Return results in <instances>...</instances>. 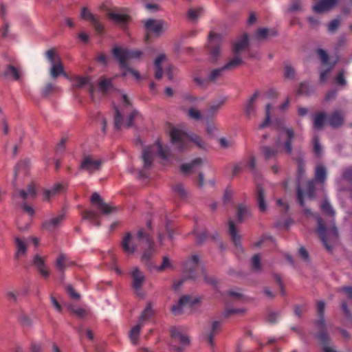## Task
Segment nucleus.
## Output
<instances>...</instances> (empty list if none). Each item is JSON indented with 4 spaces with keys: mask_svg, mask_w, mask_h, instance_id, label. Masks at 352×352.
<instances>
[{
    "mask_svg": "<svg viewBox=\"0 0 352 352\" xmlns=\"http://www.w3.org/2000/svg\"><path fill=\"white\" fill-rule=\"evenodd\" d=\"M294 137V131L291 128L284 127L281 129L277 140L275 142V147L264 146L261 147V152L265 161L276 160L281 151L278 149L281 146L285 148L287 154L292 152V141Z\"/></svg>",
    "mask_w": 352,
    "mask_h": 352,
    "instance_id": "1",
    "label": "nucleus"
},
{
    "mask_svg": "<svg viewBox=\"0 0 352 352\" xmlns=\"http://www.w3.org/2000/svg\"><path fill=\"white\" fill-rule=\"evenodd\" d=\"M313 216L317 220L318 227L316 230V233L324 247L328 250H330L331 249L330 243L336 241L338 239V229L334 223L327 226L323 219L318 214H314Z\"/></svg>",
    "mask_w": 352,
    "mask_h": 352,
    "instance_id": "2",
    "label": "nucleus"
},
{
    "mask_svg": "<svg viewBox=\"0 0 352 352\" xmlns=\"http://www.w3.org/2000/svg\"><path fill=\"white\" fill-rule=\"evenodd\" d=\"M171 142L179 151H182L188 147L190 141L195 142L199 148L204 147V142L201 138L197 135L188 136L182 131L173 128L170 131Z\"/></svg>",
    "mask_w": 352,
    "mask_h": 352,
    "instance_id": "3",
    "label": "nucleus"
},
{
    "mask_svg": "<svg viewBox=\"0 0 352 352\" xmlns=\"http://www.w3.org/2000/svg\"><path fill=\"white\" fill-rule=\"evenodd\" d=\"M199 258L197 255H192L184 263V271L188 278L196 280L198 272L200 271L204 277V281L210 285H215L216 280L214 278L208 277L204 269L199 265Z\"/></svg>",
    "mask_w": 352,
    "mask_h": 352,
    "instance_id": "4",
    "label": "nucleus"
},
{
    "mask_svg": "<svg viewBox=\"0 0 352 352\" xmlns=\"http://www.w3.org/2000/svg\"><path fill=\"white\" fill-rule=\"evenodd\" d=\"M155 153H157L162 158L166 159L169 155V148L163 147L158 140L153 145L145 146L143 148L142 155L145 168H148L151 166Z\"/></svg>",
    "mask_w": 352,
    "mask_h": 352,
    "instance_id": "5",
    "label": "nucleus"
},
{
    "mask_svg": "<svg viewBox=\"0 0 352 352\" xmlns=\"http://www.w3.org/2000/svg\"><path fill=\"white\" fill-rule=\"evenodd\" d=\"M142 54V52L138 50H131L122 49L120 47H116L113 49V54L118 60L120 67H127L129 66L127 63L129 60L139 58Z\"/></svg>",
    "mask_w": 352,
    "mask_h": 352,
    "instance_id": "6",
    "label": "nucleus"
},
{
    "mask_svg": "<svg viewBox=\"0 0 352 352\" xmlns=\"http://www.w3.org/2000/svg\"><path fill=\"white\" fill-rule=\"evenodd\" d=\"M45 57L52 65L50 68V76L53 78H56L60 75L67 77V74L65 72L63 63L54 49H50L45 52Z\"/></svg>",
    "mask_w": 352,
    "mask_h": 352,
    "instance_id": "7",
    "label": "nucleus"
},
{
    "mask_svg": "<svg viewBox=\"0 0 352 352\" xmlns=\"http://www.w3.org/2000/svg\"><path fill=\"white\" fill-rule=\"evenodd\" d=\"M317 311L319 319L316 321V325L320 330V333L317 334L316 338L320 340L321 344L325 345L328 343L329 336L326 331L325 322L324 318V302L318 301L317 303Z\"/></svg>",
    "mask_w": 352,
    "mask_h": 352,
    "instance_id": "8",
    "label": "nucleus"
},
{
    "mask_svg": "<svg viewBox=\"0 0 352 352\" xmlns=\"http://www.w3.org/2000/svg\"><path fill=\"white\" fill-rule=\"evenodd\" d=\"M138 237L145 243V250L142 254V260L145 264L151 267L150 260L155 252L154 243L152 238L147 234L144 233L142 230L138 232Z\"/></svg>",
    "mask_w": 352,
    "mask_h": 352,
    "instance_id": "9",
    "label": "nucleus"
},
{
    "mask_svg": "<svg viewBox=\"0 0 352 352\" xmlns=\"http://www.w3.org/2000/svg\"><path fill=\"white\" fill-rule=\"evenodd\" d=\"M138 240L142 241L138 237V234L134 236L131 232H126L120 241V247L122 251L127 255L133 254L138 249Z\"/></svg>",
    "mask_w": 352,
    "mask_h": 352,
    "instance_id": "10",
    "label": "nucleus"
},
{
    "mask_svg": "<svg viewBox=\"0 0 352 352\" xmlns=\"http://www.w3.org/2000/svg\"><path fill=\"white\" fill-rule=\"evenodd\" d=\"M132 278V287L135 294L138 296H142V287L145 281V276L138 267H133L131 272Z\"/></svg>",
    "mask_w": 352,
    "mask_h": 352,
    "instance_id": "11",
    "label": "nucleus"
},
{
    "mask_svg": "<svg viewBox=\"0 0 352 352\" xmlns=\"http://www.w3.org/2000/svg\"><path fill=\"white\" fill-rule=\"evenodd\" d=\"M173 342H179L182 346H174L177 352H182L183 349L190 344V339L184 335L178 327H173L170 330Z\"/></svg>",
    "mask_w": 352,
    "mask_h": 352,
    "instance_id": "12",
    "label": "nucleus"
},
{
    "mask_svg": "<svg viewBox=\"0 0 352 352\" xmlns=\"http://www.w3.org/2000/svg\"><path fill=\"white\" fill-rule=\"evenodd\" d=\"M221 43V36L218 34L210 33L209 34V41L208 48L210 56L217 59L219 55V49Z\"/></svg>",
    "mask_w": 352,
    "mask_h": 352,
    "instance_id": "13",
    "label": "nucleus"
},
{
    "mask_svg": "<svg viewBox=\"0 0 352 352\" xmlns=\"http://www.w3.org/2000/svg\"><path fill=\"white\" fill-rule=\"evenodd\" d=\"M102 163L100 160H95L89 155L85 156L80 164V168L93 173L100 170Z\"/></svg>",
    "mask_w": 352,
    "mask_h": 352,
    "instance_id": "14",
    "label": "nucleus"
},
{
    "mask_svg": "<svg viewBox=\"0 0 352 352\" xmlns=\"http://www.w3.org/2000/svg\"><path fill=\"white\" fill-rule=\"evenodd\" d=\"M80 17L89 21L98 34H102L104 31L103 25L99 22L95 15H94L87 8H83L82 9Z\"/></svg>",
    "mask_w": 352,
    "mask_h": 352,
    "instance_id": "15",
    "label": "nucleus"
},
{
    "mask_svg": "<svg viewBox=\"0 0 352 352\" xmlns=\"http://www.w3.org/2000/svg\"><path fill=\"white\" fill-rule=\"evenodd\" d=\"M165 23L162 20L147 19L144 22V28L147 32V34L154 33L157 36L163 31Z\"/></svg>",
    "mask_w": 352,
    "mask_h": 352,
    "instance_id": "16",
    "label": "nucleus"
},
{
    "mask_svg": "<svg viewBox=\"0 0 352 352\" xmlns=\"http://www.w3.org/2000/svg\"><path fill=\"white\" fill-rule=\"evenodd\" d=\"M197 302V299H193L190 296H184L179 300V302L177 305H175L172 307L171 311L175 315L180 314L183 307L187 305L192 306Z\"/></svg>",
    "mask_w": 352,
    "mask_h": 352,
    "instance_id": "17",
    "label": "nucleus"
},
{
    "mask_svg": "<svg viewBox=\"0 0 352 352\" xmlns=\"http://www.w3.org/2000/svg\"><path fill=\"white\" fill-rule=\"evenodd\" d=\"M90 201L91 204H96L97 208L104 214H107L113 211V208L104 203L100 195L97 192H94L91 195Z\"/></svg>",
    "mask_w": 352,
    "mask_h": 352,
    "instance_id": "18",
    "label": "nucleus"
},
{
    "mask_svg": "<svg viewBox=\"0 0 352 352\" xmlns=\"http://www.w3.org/2000/svg\"><path fill=\"white\" fill-rule=\"evenodd\" d=\"M227 100L226 98H222L210 103L207 110L206 118L208 120L214 118L224 105Z\"/></svg>",
    "mask_w": 352,
    "mask_h": 352,
    "instance_id": "19",
    "label": "nucleus"
},
{
    "mask_svg": "<svg viewBox=\"0 0 352 352\" xmlns=\"http://www.w3.org/2000/svg\"><path fill=\"white\" fill-rule=\"evenodd\" d=\"M338 0H320L314 6L313 10L315 12L321 13L332 8Z\"/></svg>",
    "mask_w": 352,
    "mask_h": 352,
    "instance_id": "20",
    "label": "nucleus"
},
{
    "mask_svg": "<svg viewBox=\"0 0 352 352\" xmlns=\"http://www.w3.org/2000/svg\"><path fill=\"white\" fill-rule=\"evenodd\" d=\"M0 76L7 79H12L16 81L19 80L21 78V73L19 69L12 65H8L5 69V71L0 74Z\"/></svg>",
    "mask_w": 352,
    "mask_h": 352,
    "instance_id": "21",
    "label": "nucleus"
},
{
    "mask_svg": "<svg viewBox=\"0 0 352 352\" xmlns=\"http://www.w3.org/2000/svg\"><path fill=\"white\" fill-rule=\"evenodd\" d=\"M16 252L14 254V258L19 259L21 257L24 256L27 252V243L25 239L19 237L14 238Z\"/></svg>",
    "mask_w": 352,
    "mask_h": 352,
    "instance_id": "22",
    "label": "nucleus"
},
{
    "mask_svg": "<svg viewBox=\"0 0 352 352\" xmlns=\"http://www.w3.org/2000/svg\"><path fill=\"white\" fill-rule=\"evenodd\" d=\"M258 95H259L258 91L254 92V94L251 96V98L245 104L244 111H245V115L248 118L254 116L256 114V108L254 106V103H255L256 100L258 97Z\"/></svg>",
    "mask_w": 352,
    "mask_h": 352,
    "instance_id": "23",
    "label": "nucleus"
},
{
    "mask_svg": "<svg viewBox=\"0 0 352 352\" xmlns=\"http://www.w3.org/2000/svg\"><path fill=\"white\" fill-rule=\"evenodd\" d=\"M33 264L36 267L39 273L45 278H47L50 272L45 266L44 258L39 255H35L33 260Z\"/></svg>",
    "mask_w": 352,
    "mask_h": 352,
    "instance_id": "24",
    "label": "nucleus"
},
{
    "mask_svg": "<svg viewBox=\"0 0 352 352\" xmlns=\"http://www.w3.org/2000/svg\"><path fill=\"white\" fill-rule=\"evenodd\" d=\"M82 217L84 220H88L93 226L99 227L100 226V216L93 210H86L82 213Z\"/></svg>",
    "mask_w": 352,
    "mask_h": 352,
    "instance_id": "25",
    "label": "nucleus"
},
{
    "mask_svg": "<svg viewBox=\"0 0 352 352\" xmlns=\"http://www.w3.org/2000/svg\"><path fill=\"white\" fill-rule=\"evenodd\" d=\"M87 84H89V92L91 95H93L95 91V87L93 83H89L87 77L76 76L74 79L73 87L75 89H79Z\"/></svg>",
    "mask_w": 352,
    "mask_h": 352,
    "instance_id": "26",
    "label": "nucleus"
},
{
    "mask_svg": "<svg viewBox=\"0 0 352 352\" xmlns=\"http://www.w3.org/2000/svg\"><path fill=\"white\" fill-rule=\"evenodd\" d=\"M249 43V38L247 34L243 35V36L232 45V51L235 54L240 53L241 51L245 50Z\"/></svg>",
    "mask_w": 352,
    "mask_h": 352,
    "instance_id": "27",
    "label": "nucleus"
},
{
    "mask_svg": "<svg viewBox=\"0 0 352 352\" xmlns=\"http://www.w3.org/2000/svg\"><path fill=\"white\" fill-rule=\"evenodd\" d=\"M256 197L260 211H265L267 209V205L265 201V192L263 187L260 185H258L256 187Z\"/></svg>",
    "mask_w": 352,
    "mask_h": 352,
    "instance_id": "28",
    "label": "nucleus"
},
{
    "mask_svg": "<svg viewBox=\"0 0 352 352\" xmlns=\"http://www.w3.org/2000/svg\"><path fill=\"white\" fill-rule=\"evenodd\" d=\"M343 115L340 111H335L329 118L328 121L331 126L338 127L343 123Z\"/></svg>",
    "mask_w": 352,
    "mask_h": 352,
    "instance_id": "29",
    "label": "nucleus"
},
{
    "mask_svg": "<svg viewBox=\"0 0 352 352\" xmlns=\"http://www.w3.org/2000/svg\"><path fill=\"white\" fill-rule=\"evenodd\" d=\"M108 16L111 20L121 25H126L129 20L128 15L119 12H109Z\"/></svg>",
    "mask_w": 352,
    "mask_h": 352,
    "instance_id": "30",
    "label": "nucleus"
},
{
    "mask_svg": "<svg viewBox=\"0 0 352 352\" xmlns=\"http://www.w3.org/2000/svg\"><path fill=\"white\" fill-rule=\"evenodd\" d=\"M202 164V159L198 157L193 160L190 163L182 164L180 169L183 173L186 174L192 171L194 168L201 166Z\"/></svg>",
    "mask_w": 352,
    "mask_h": 352,
    "instance_id": "31",
    "label": "nucleus"
},
{
    "mask_svg": "<svg viewBox=\"0 0 352 352\" xmlns=\"http://www.w3.org/2000/svg\"><path fill=\"white\" fill-rule=\"evenodd\" d=\"M64 217L65 214H60L55 217L52 218L49 221H46L43 223V227L46 230H52L63 221Z\"/></svg>",
    "mask_w": 352,
    "mask_h": 352,
    "instance_id": "32",
    "label": "nucleus"
},
{
    "mask_svg": "<svg viewBox=\"0 0 352 352\" xmlns=\"http://www.w3.org/2000/svg\"><path fill=\"white\" fill-rule=\"evenodd\" d=\"M111 88H113L112 79L101 77L98 82V89L102 94H107Z\"/></svg>",
    "mask_w": 352,
    "mask_h": 352,
    "instance_id": "33",
    "label": "nucleus"
},
{
    "mask_svg": "<svg viewBox=\"0 0 352 352\" xmlns=\"http://www.w3.org/2000/svg\"><path fill=\"white\" fill-rule=\"evenodd\" d=\"M142 327L143 325L138 322V324L135 325L129 331V337L133 345H136L138 343L139 336Z\"/></svg>",
    "mask_w": 352,
    "mask_h": 352,
    "instance_id": "34",
    "label": "nucleus"
},
{
    "mask_svg": "<svg viewBox=\"0 0 352 352\" xmlns=\"http://www.w3.org/2000/svg\"><path fill=\"white\" fill-rule=\"evenodd\" d=\"M229 234L235 246H241V236L237 234L236 226L232 220L229 221Z\"/></svg>",
    "mask_w": 352,
    "mask_h": 352,
    "instance_id": "35",
    "label": "nucleus"
},
{
    "mask_svg": "<svg viewBox=\"0 0 352 352\" xmlns=\"http://www.w3.org/2000/svg\"><path fill=\"white\" fill-rule=\"evenodd\" d=\"M327 178V169L322 165H318L316 167L315 170V182L323 183Z\"/></svg>",
    "mask_w": 352,
    "mask_h": 352,
    "instance_id": "36",
    "label": "nucleus"
},
{
    "mask_svg": "<svg viewBox=\"0 0 352 352\" xmlns=\"http://www.w3.org/2000/svg\"><path fill=\"white\" fill-rule=\"evenodd\" d=\"M65 189V186L61 184H56L52 188L44 191L45 199L49 200L51 197L60 193Z\"/></svg>",
    "mask_w": 352,
    "mask_h": 352,
    "instance_id": "37",
    "label": "nucleus"
},
{
    "mask_svg": "<svg viewBox=\"0 0 352 352\" xmlns=\"http://www.w3.org/2000/svg\"><path fill=\"white\" fill-rule=\"evenodd\" d=\"M153 315L154 311L153 309L152 305L151 303H148L140 316L138 322L142 324L144 321L151 319Z\"/></svg>",
    "mask_w": 352,
    "mask_h": 352,
    "instance_id": "38",
    "label": "nucleus"
},
{
    "mask_svg": "<svg viewBox=\"0 0 352 352\" xmlns=\"http://www.w3.org/2000/svg\"><path fill=\"white\" fill-rule=\"evenodd\" d=\"M242 63V58L239 56L236 55L233 58L230 60L224 66H223V68L224 69L225 71L232 70L238 67Z\"/></svg>",
    "mask_w": 352,
    "mask_h": 352,
    "instance_id": "39",
    "label": "nucleus"
},
{
    "mask_svg": "<svg viewBox=\"0 0 352 352\" xmlns=\"http://www.w3.org/2000/svg\"><path fill=\"white\" fill-rule=\"evenodd\" d=\"M72 264L73 263L67 261L66 256L64 254H60L56 261V266L61 272H63L65 268Z\"/></svg>",
    "mask_w": 352,
    "mask_h": 352,
    "instance_id": "40",
    "label": "nucleus"
},
{
    "mask_svg": "<svg viewBox=\"0 0 352 352\" xmlns=\"http://www.w3.org/2000/svg\"><path fill=\"white\" fill-rule=\"evenodd\" d=\"M327 116L324 112H320L315 116L314 127L316 129H321L326 121Z\"/></svg>",
    "mask_w": 352,
    "mask_h": 352,
    "instance_id": "41",
    "label": "nucleus"
},
{
    "mask_svg": "<svg viewBox=\"0 0 352 352\" xmlns=\"http://www.w3.org/2000/svg\"><path fill=\"white\" fill-rule=\"evenodd\" d=\"M36 192L33 184H30L28 186L27 190H19V196L24 200H25L28 197L34 198L36 197Z\"/></svg>",
    "mask_w": 352,
    "mask_h": 352,
    "instance_id": "42",
    "label": "nucleus"
},
{
    "mask_svg": "<svg viewBox=\"0 0 352 352\" xmlns=\"http://www.w3.org/2000/svg\"><path fill=\"white\" fill-rule=\"evenodd\" d=\"M223 67L212 69L208 74V78L209 82H214L220 78L224 72Z\"/></svg>",
    "mask_w": 352,
    "mask_h": 352,
    "instance_id": "43",
    "label": "nucleus"
},
{
    "mask_svg": "<svg viewBox=\"0 0 352 352\" xmlns=\"http://www.w3.org/2000/svg\"><path fill=\"white\" fill-rule=\"evenodd\" d=\"M270 34L272 36H276L277 32L274 30H270L268 28H262L257 30L256 36L258 38L264 39Z\"/></svg>",
    "mask_w": 352,
    "mask_h": 352,
    "instance_id": "44",
    "label": "nucleus"
},
{
    "mask_svg": "<svg viewBox=\"0 0 352 352\" xmlns=\"http://www.w3.org/2000/svg\"><path fill=\"white\" fill-rule=\"evenodd\" d=\"M221 324L219 321H214L212 324L211 331L208 335V340L210 344H212L214 335L220 330Z\"/></svg>",
    "mask_w": 352,
    "mask_h": 352,
    "instance_id": "45",
    "label": "nucleus"
},
{
    "mask_svg": "<svg viewBox=\"0 0 352 352\" xmlns=\"http://www.w3.org/2000/svg\"><path fill=\"white\" fill-rule=\"evenodd\" d=\"M175 195L180 199H184L187 196V192L182 184H177L173 187Z\"/></svg>",
    "mask_w": 352,
    "mask_h": 352,
    "instance_id": "46",
    "label": "nucleus"
},
{
    "mask_svg": "<svg viewBox=\"0 0 352 352\" xmlns=\"http://www.w3.org/2000/svg\"><path fill=\"white\" fill-rule=\"evenodd\" d=\"M28 164H29V161H27V160L20 162L16 164V166L14 167V179H16V177L20 173L21 171H23L24 173H26V169L28 166Z\"/></svg>",
    "mask_w": 352,
    "mask_h": 352,
    "instance_id": "47",
    "label": "nucleus"
},
{
    "mask_svg": "<svg viewBox=\"0 0 352 352\" xmlns=\"http://www.w3.org/2000/svg\"><path fill=\"white\" fill-rule=\"evenodd\" d=\"M168 268H173V264L170 258L168 256H164L162 258V264L160 266L155 267V269L157 272H162Z\"/></svg>",
    "mask_w": 352,
    "mask_h": 352,
    "instance_id": "48",
    "label": "nucleus"
},
{
    "mask_svg": "<svg viewBox=\"0 0 352 352\" xmlns=\"http://www.w3.org/2000/svg\"><path fill=\"white\" fill-rule=\"evenodd\" d=\"M320 208H321L322 211L324 213H325L329 216H333L335 214V211L332 208L330 203L329 202V201L327 199H324L323 201V202L322 203V204L320 206Z\"/></svg>",
    "mask_w": 352,
    "mask_h": 352,
    "instance_id": "49",
    "label": "nucleus"
},
{
    "mask_svg": "<svg viewBox=\"0 0 352 352\" xmlns=\"http://www.w3.org/2000/svg\"><path fill=\"white\" fill-rule=\"evenodd\" d=\"M203 12L201 8H190L188 11V17L192 21H195L201 15Z\"/></svg>",
    "mask_w": 352,
    "mask_h": 352,
    "instance_id": "50",
    "label": "nucleus"
},
{
    "mask_svg": "<svg viewBox=\"0 0 352 352\" xmlns=\"http://www.w3.org/2000/svg\"><path fill=\"white\" fill-rule=\"evenodd\" d=\"M284 76L287 79H294L295 77V70L289 64H284Z\"/></svg>",
    "mask_w": 352,
    "mask_h": 352,
    "instance_id": "51",
    "label": "nucleus"
},
{
    "mask_svg": "<svg viewBox=\"0 0 352 352\" xmlns=\"http://www.w3.org/2000/svg\"><path fill=\"white\" fill-rule=\"evenodd\" d=\"M271 109H272V105L270 104H267L266 107H265V119L259 125V129H263V128L266 127L270 124Z\"/></svg>",
    "mask_w": 352,
    "mask_h": 352,
    "instance_id": "52",
    "label": "nucleus"
},
{
    "mask_svg": "<svg viewBox=\"0 0 352 352\" xmlns=\"http://www.w3.org/2000/svg\"><path fill=\"white\" fill-rule=\"evenodd\" d=\"M315 181L310 180L307 184V195L310 199L315 197Z\"/></svg>",
    "mask_w": 352,
    "mask_h": 352,
    "instance_id": "53",
    "label": "nucleus"
},
{
    "mask_svg": "<svg viewBox=\"0 0 352 352\" xmlns=\"http://www.w3.org/2000/svg\"><path fill=\"white\" fill-rule=\"evenodd\" d=\"M249 215V210L243 206H239L237 208V218L239 221H241L245 217Z\"/></svg>",
    "mask_w": 352,
    "mask_h": 352,
    "instance_id": "54",
    "label": "nucleus"
},
{
    "mask_svg": "<svg viewBox=\"0 0 352 352\" xmlns=\"http://www.w3.org/2000/svg\"><path fill=\"white\" fill-rule=\"evenodd\" d=\"M311 92V89L307 82H301L297 90V93L299 95H309Z\"/></svg>",
    "mask_w": 352,
    "mask_h": 352,
    "instance_id": "55",
    "label": "nucleus"
},
{
    "mask_svg": "<svg viewBox=\"0 0 352 352\" xmlns=\"http://www.w3.org/2000/svg\"><path fill=\"white\" fill-rule=\"evenodd\" d=\"M115 126L117 129H120L123 125V118L119 109L116 108L115 110Z\"/></svg>",
    "mask_w": 352,
    "mask_h": 352,
    "instance_id": "56",
    "label": "nucleus"
},
{
    "mask_svg": "<svg viewBox=\"0 0 352 352\" xmlns=\"http://www.w3.org/2000/svg\"><path fill=\"white\" fill-rule=\"evenodd\" d=\"M56 87L51 82L47 83L43 88L42 89L41 93L42 95L45 97L48 96L51 93H52L55 89Z\"/></svg>",
    "mask_w": 352,
    "mask_h": 352,
    "instance_id": "57",
    "label": "nucleus"
},
{
    "mask_svg": "<svg viewBox=\"0 0 352 352\" xmlns=\"http://www.w3.org/2000/svg\"><path fill=\"white\" fill-rule=\"evenodd\" d=\"M188 116L195 120H200L202 119V115L199 110L195 108H190L188 112Z\"/></svg>",
    "mask_w": 352,
    "mask_h": 352,
    "instance_id": "58",
    "label": "nucleus"
},
{
    "mask_svg": "<svg viewBox=\"0 0 352 352\" xmlns=\"http://www.w3.org/2000/svg\"><path fill=\"white\" fill-rule=\"evenodd\" d=\"M67 138H62L60 142L58 143L56 147V155L62 154L65 151V144L67 142Z\"/></svg>",
    "mask_w": 352,
    "mask_h": 352,
    "instance_id": "59",
    "label": "nucleus"
},
{
    "mask_svg": "<svg viewBox=\"0 0 352 352\" xmlns=\"http://www.w3.org/2000/svg\"><path fill=\"white\" fill-rule=\"evenodd\" d=\"M317 53L322 64L327 65L329 63V56L327 52L322 49H318Z\"/></svg>",
    "mask_w": 352,
    "mask_h": 352,
    "instance_id": "60",
    "label": "nucleus"
},
{
    "mask_svg": "<svg viewBox=\"0 0 352 352\" xmlns=\"http://www.w3.org/2000/svg\"><path fill=\"white\" fill-rule=\"evenodd\" d=\"M252 267L254 271H259L261 270V261L258 254H255L252 259Z\"/></svg>",
    "mask_w": 352,
    "mask_h": 352,
    "instance_id": "61",
    "label": "nucleus"
},
{
    "mask_svg": "<svg viewBox=\"0 0 352 352\" xmlns=\"http://www.w3.org/2000/svg\"><path fill=\"white\" fill-rule=\"evenodd\" d=\"M124 69L122 74L123 76H126L128 74H131L136 79H140V74L138 71L133 69L131 67L127 66V67H121Z\"/></svg>",
    "mask_w": 352,
    "mask_h": 352,
    "instance_id": "62",
    "label": "nucleus"
},
{
    "mask_svg": "<svg viewBox=\"0 0 352 352\" xmlns=\"http://www.w3.org/2000/svg\"><path fill=\"white\" fill-rule=\"evenodd\" d=\"M336 82L339 85L344 86L346 84V81L344 78V73L343 71L339 72L336 77Z\"/></svg>",
    "mask_w": 352,
    "mask_h": 352,
    "instance_id": "63",
    "label": "nucleus"
},
{
    "mask_svg": "<svg viewBox=\"0 0 352 352\" xmlns=\"http://www.w3.org/2000/svg\"><path fill=\"white\" fill-rule=\"evenodd\" d=\"M220 146L222 148L226 149L232 146V142L228 140L225 138H221L219 140Z\"/></svg>",
    "mask_w": 352,
    "mask_h": 352,
    "instance_id": "64",
    "label": "nucleus"
}]
</instances>
